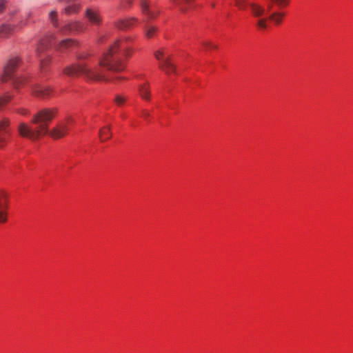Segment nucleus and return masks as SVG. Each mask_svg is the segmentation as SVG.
I'll return each mask as SVG.
<instances>
[{
	"instance_id": "obj_5",
	"label": "nucleus",
	"mask_w": 353,
	"mask_h": 353,
	"mask_svg": "<svg viewBox=\"0 0 353 353\" xmlns=\"http://www.w3.org/2000/svg\"><path fill=\"white\" fill-rule=\"evenodd\" d=\"M73 122L71 117H68L65 121L58 122L52 129L49 130L47 134L53 139H61L65 137L69 131V125Z\"/></svg>"
},
{
	"instance_id": "obj_10",
	"label": "nucleus",
	"mask_w": 353,
	"mask_h": 353,
	"mask_svg": "<svg viewBox=\"0 0 353 353\" xmlns=\"http://www.w3.org/2000/svg\"><path fill=\"white\" fill-rule=\"evenodd\" d=\"M84 29L83 25L77 21L71 22L66 25H65L61 30V31L64 33L67 32H79L83 31Z\"/></svg>"
},
{
	"instance_id": "obj_21",
	"label": "nucleus",
	"mask_w": 353,
	"mask_h": 353,
	"mask_svg": "<svg viewBox=\"0 0 353 353\" xmlns=\"http://www.w3.org/2000/svg\"><path fill=\"white\" fill-rule=\"evenodd\" d=\"M283 14L279 12H274L269 16V19L279 23L281 21Z\"/></svg>"
},
{
	"instance_id": "obj_24",
	"label": "nucleus",
	"mask_w": 353,
	"mask_h": 353,
	"mask_svg": "<svg viewBox=\"0 0 353 353\" xmlns=\"http://www.w3.org/2000/svg\"><path fill=\"white\" fill-rule=\"evenodd\" d=\"M267 21L268 18L261 19L257 21L256 25L261 30L265 29L267 28Z\"/></svg>"
},
{
	"instance_id": "obj_2",
	"label": "nucleus",
	"mask_w": 353,
	"mask_h": 353,
	"mask_svg": "<svg viewBox=\"0 0 353 353\" xmlns=\"http://www.w3.org/2000/svg\"><path fill=\"white\" fill-rule=\"evenodd\" d=\"M58 113L57 108H46L39 110L33 114L31 119L32 126L26 123L21 122L18 125L19 135L31 141H37L49 133L51 121Z\"/></svg>"
},
{
	"instance_id": "obj_7",
	"label": "nucleus",
	"mask_w": 353,
	"mask_h": 353,
	"mask_svg": "<svg viewBox=\"0 0 353 353\" xmlns=\"http://www.w3.org/2000/svg\"><path fill=\"white\" fill-rule=\"evenodd\" d=\"M31 90L32 95L41 99L48 98L52 92L50 87L43 86L39 84L32 85Z\"/></svg>"
},
{
	"instance_id": "obj_12",
	"label": "nucleus",
	"mask_w": 353,
	"mask_h": 353,
	"mask_svg": "<svg viewBox=\"0 0 353 353\" xmlns=\"http://www.w3.org/2000/svg\"><path fill=\"white\" fill-rule=\"evenodd\" d=\"M159 66L161 69L167 74L174 72L175 71V66L168 58L163 59V61L160 63Z\"/></svg>"
},
{
	"instance_id": "obj_23",
	"label": "nucleus",
	"mask_w": 353,
	"mask_h": 353,
	"mask_svg": "<svg viewBox=\"0 0 353 353\" xmlns=\"http://www.w3.org/2000/svg\"><path fill=\"white\" fill-rule=\"evenodd\" d=\"M271 3L268 6V10H270L272 7V3H275L279 6H285L288 4L289 1L288 0H270Z\"/></svg>"
},
{
	"instance_id": "obj_31",
	"label": "nucleus",
	"mask_w": 353,
	"mask_h": 353,
	"mask_svg": "<svg viewBox=\"0 0 353 353\" xmlns=\"http://www.w3.org/2000/svg\"><path fill=\"white\" fill-rule=\"evenodd\" d=\"M69 42H72L71 45L74 44L73 41L70 39L62 40V41H59V43L58 44H69L68 43Z\"/></svg>"
},
{
	"instance_id": "obj_25",
	"label": "nucleus",
	"mask_w": 353,
	"mask_h": 353,
	"mask_svg": "<svg viewBox=\"0 0 353 353\" xmlns=\"http://www.w3.org/2000/svg\"><path fill=\"white\" fill-rule=\"evenodd\" d=\"M7 135L6 134L0 133V149H3L5 147L7 142Z\"/></svg>"
},
{
	"instance_id": "obj_20",
	"label": "nucleus",
	"mask_w": 353,
	"mask_h": 353,
	"mask_svg": "<svg viewBox=\"0 0 353 353\" xmlns=\"http://www.w3.org/2000/svg\"><path fill=\"white\" fill-rule=\"evenodd\" d=\"M50 20L54 28L59 27L57 12L55 10L51 11L49 14Z\"/></svg>"
},
{
	"instance_id": "obj_4",
	"label": "nucleus",
	"mask_w": 353,
	"mask_h": 353,
	"mask_svg": "<svg viewBox=\"0 0 353 353\" xmlns=\"http://www.w3.org/2000/svg\"><path fill=\"white\" fill-rule=\"evenodd\" d=\"M140 7L143 14L147 18L143 27L144 35L148 39L152 38L156 34L157 27L150 23L148 20L157 17L159 12L152 10L147 0H141Z\"/></svg>"
},
{
	"instance_id": "obj_37",
	"label": "nucleus",
	"mask_w": 353,
	"mask_h": 353,
	"mask_svg": "<svg viewBox=\"0 0 353 353\" xmlns=\"http://www.w3.org/2000/svg\"><path fill=\"white\" fill-rule=\"evenodd\" d=\"M115 79H122L121 77H116Z\"/></svg>"
},
{
	"instance_id": "obj_14",
	"label": "nucleus",
	"mask_w": 353,
	"mask_h": 353,
	"mask_svg": "<svg viewBox=\"0 0 353 353\" xmlns=\"http://www.w3.org/2000/svg\"><path fill=\"white\" fill-rule=\"evenodd\" d=\"M99 134L101 141H105L106 140L110 139L112 137L110 127L106 126L102 128L101 129H100Z\"/></svg>"
},
{
	"instance_id": "obj_35",
	"label": "nucleus",
	"mask_w": 353,
	"mask_h": 353,
	"mask_svg": "<svg viewBox=\"0 0 353 353\" xmlns=\"http://www.w3.org/2000/svg\"><path fill=\"white\" fill-rule=\"evenodd\" d=\"M44 46H45L41 45V48H40V49H38V50H37V51H38V52L43 51V47H44Z\"/></svg>"
},
{
	"instance_id": "obj_9",
	"label": "nucleus",
	"mask_w": 353,
	"mask_h": 353,
	"mask_svg": "<svg viewBox=\"0 0 353 353\" xmlns=\"http://www.w3.org/2000/svg\"><path fill=\"white\" fill-rule=\"evenodd\" d=\"M137 22L138 19L135 17L122 19L115 22V26L119 30H124L131 28Z\"/></svg>"
},
{
	"instance_id": "obj_11",
	"label": "nucleus",
	"mask_w": 353,
	"mask_h": 353,
	"mask_svg": "<svg viewBox=\"0 0 353 353\" xmlns=\"http://www.w3.org/2000/svg\"><path fill=\"white\" fill-rule=\"evenodd\" d=\"M39 39V44H50L52 42H54V44H58L59 43L56 40V35L50 31H47L41 34Z\"/></svg>"
},
{
	"instance_id": "obj_34",
	"label": "nucleus",
	"mask_w": 353,
	"mask_h": 353,
	"mask_svg": "<svg viewBox=\"0 0 353 353\" xmlns=\"http://www.w3.org/2000/svg\"><path fill=\"white\" fill-rule=\"evenodd\" d=\"M132 1H133V0H127V1H126V3H127L129 6H130L132 5Z\"/></svg>"
},
{
	"instance_id": "obj_6",
	"label": "nucleus",
	"mask_w": 353,
	"mask_h": 353,
	"mask_svg": "<svg viewBox=\"0 0 353 353\" xmlns=\"http://www.w3.org/2000/svg\"><path fill=\"white\" fill-rule=\"evenodd\" d=\"M235 4L239 9L241 10H245L247 8H250L252 14L255 17H261L265 12L264 8L261 6L254 3H250L246 0H235Z\"/></svg>"
},
{
	"instance_id": "obj_17",
	"label": "nucleus",
	"mask_w": 353,
	"mask_h": 353,
	"mask_svg": "<svg viewBox=\"0 0 353 353\" xmlns=\"http://www.w3.org/2000/svg\"><path fill=\"white\" fill-rule=\"evenodd\" d=\"M8 208V195L6 192L0 193V210H6Z\"/></svg>"
},
{
	"instance_id": "obj_33",
	"label": "nucleus",
	"mask_w": 353,
	"mask_h": 353,
	"mask_svg": "<svg viewBox=\"0 0 353 353\" xmlns=\"http://www.w3.org/2000/svg\"><path fill=\"white\" fill-rule=\"evenodd\" d=\"M142 117L145 118V119H148V118L150 117V112L147 110H143L142 111Z\"/></svg>"
},
{
	"instance_id": "obj_16",
	"label": "nucleus",
	"mask_w": 353,
	"mask_h": 353,
	"mask_svg": "<svg viewBox=\"0 0 353 353\" xmlns=\"http://www.w3.org/2000/svg\"><path fill=\"white\" fill-rule=\"evenodd\" d=\"M10 125V121L8 119H3L0 121V133L6 134H10V131L8 129Z\"/></svg>"
},
{
	"instance_id": "obj_1",
	"label": "nucleus",
	"mask_w": 353,
	"mask_h": 353,
	"mask_svg": "<svg viewBox=\"0 0 353 353\" xmlns=\"http://www.w3.org/2000/svg\"><path fill=\"white\" fill-rule=\"evenodd\" d=\"M131 53V48L125 46H109L100 60L99 66L87 68L85 65L77 63L65 67L63 72L69 77L84 74L88 80L109 81L110 79L103 73V68L113 72L122 71L125 68L124 59Z\"/></svg>"
},
{
	"instance_id": "obj_30",
	"label": "nucleus",
	"mask_w": 353,
	"mask_h": 353,
	"mask_svg": "<svg viewBox=\"0 0 353 353\" xmlns=\"http://www.w3.org/2000/svg\"><path fill=\"white\" fill-rule=\"evenodd\" d=\"M6 0H0V13H1L6 8Z\"/></svg>"
},
{
	"instance_id": "obj_36",
	"label": "nucleus",
	"mask_w": 353,
	"mask_h": 353,
	"mask_svg": "<svg viewBox=\"0 0 353 353\" xmlns=\"http://www.w3.org/2000/svg\"><path fill=\"white\" fill-rule=\"evenodd\" d=\"M215 6H216L215 3L212 2V3H211V7H212V8H215Z\"/></svg>"
},
{
	"instance_id": "obj_18",
	"label": "nucleus",
	"mask_w": 353,
	"mask_h": 353,
	"mask_svg": "<svg viewBox=\"0 0 353 353\" xmlns=\"http://www.w3.org/2000/svg\"><path fill=\"white\" fill-rule=\"evenodd\" d=\"M194 0H174V3L181 10H185L188 6H190Z\"/></svg>"
},
{
	"instance_id": "obj_28",
	"label": "nucleus",
	"mask_w": 353,
	"mask_h": 353,
	"mask_svg": "<svg viewBox=\"0 0 353 353\" xmlns=\"http://www.w3.org/2000/svg\"><path fill=\"white\" fill-rule=\"evenodd\" d=\"M163 54H164V52L162 51V50H159V51H157L154 54L155 55V57L159 59V60H161V59H163Z\"/></svg>"
},
{
	"instance_id": "obj_13",
	"label": "nucleus",
	"mask_w": 353,
	"mask_h": 353,
	"mask_svg": "<svg viewBox=\"0 0 353 353\" xmlns=\"http://www.w3.org/2000/svg\"><path fill=\"white\" fill-rule=\"evenodd\" d=\"M139 92L141 96V97L143 99H145L146 101H149L150 99V90L149 88V86L143 84L141 85L139 88Z\"/></svg>"
},
{
	"instance_id": "obj_26",
	"label": "nucleus",
	"mask_w": 353,
	"mask_h": 353,
	"mask_svg": "<svg viewBox=\"0 0 353 353\" xmlns=\"http://www.w3.org/2000/svg\"><path fill=\"white\" fill-rule=\"evenodd\" d=\"M114 101L119 105H121L125 101V98L121 95H117L115 97Z\"/></svg>"
},
{
	"instance_id": "obj_15",
	"label": "nucleus",
	"mask_w": 353,
	"mask_h": 353,
	"mask_svg": "<svg viewBox=\"0 0 353 353\" xmlns=\"http://www.w3.org/2000/svg\"><path fill=\"white\" fill-rule=\"evenodd\" d=\"M80 6L77 2L70 3V5H68L67 7L64 8V12L70 15L72 14L77 13L79 10Z\"/></svg>"
},
{
	"instance_id": "obj_29",
	"label": "nucleus",
	"mask_w": 353,
	"mask_h": 353,
	"mask_svg": "<svg viewBox=\"0 0 353 353\" xmlns=\"http://www.w3.org/2000/svg\"><path fill=\"white\" fill-rule=\"evenodd\" d=\"M17 112L21 115H27L29 114V110L25 108H21L17 110Z\"/></svg>"
},
{
	"instance_id": "obj_19",
	"label": "nucleus",
	"mask_w": 353,
	"mask_h": 353,
	"mask_svg": "<svg viewBox=\"0 0 353 353\" xmlns=\"http://www.w3.org/2000/svg\"><path fill=\"white\" fill-rule=\"evenodd\" d=\"M12 98V95L10 92H6L0 96V107L8 103Z\"/></svg>"
},
{
	"instance_id": "obj_8",
	"label": "nucleus",
	"mask_w": 353,
	"mask_h": 353,
	"mask_svg": "<svg viewBox=\"0 0 353 353\" xmlns=\"http://www.w3.org/2000/svg\"><path fill=\"white\" fill-rule=\"evenodd\" d=\"M85 14L91 25L97 26L100 25L101 17L97 10L90 8H87Z\"/></svg>"
},
{
	"instance_id": "obj_3",
	"label": "nucleus",
	"mask_w": 353,
	"mask_h": 353,
	"mask_svg": "<svg viewBox=\"0 0 353 353\" xmlns=\"http://www.w3.org/2000/svg\"><path fill=\"white\" fill-rule=\"evenodd\" d=\"M19 59L18 57H11L3 67L1 75V81L6 82L9 79H12L13 86L16 90H19L21 85H23L26 81L23 77H14L13 74L18 66Z\"/></svg>"
},
{
	"instance_id": "obj_27",
	"label": "nucleus",
	"mask_w": 353,
	"mask_h": 353,
	"mask_svg": "<svg viewBox=\"0 0 353 353\" xmlns=\"http://www.w3.org/2000/svg\"><path fill=\"white\" fill-rule=\"evenodd\" d=\"M7 221V212L4 210H0V223H5Z\"/></svg>"
},
{
	"instance_id": "obj_32",
	"label": "nucleus",
	"mask_w": 353,
	"mask_h": 353,
	"mask_svg": "<svg viewBox=\"0 0 353 353\" xmlns=\"http://www.w3.org/2000/svg\"><path fill=\"white\" fill-rule=\"evenodd\" d=\"M59 2L65 3L68 4L74 3L77 2V0H59Z\"/></svg>"
},
{
	"instance_id": "obj_22",
	"label": "nucleus",
	"mask_w": 353,
	"mask_h": 353,
	"mask_svg": "<svg viewBox=\"0 0 353 353\" xmlns=\"http://www.w3.org/2000/svg\"><path fill=\"white\" fill-rule=\"evenodd\" d=\"M50 63V59H43L41 60V73L42 74H44L48 71V66Z\"/></svg>"
}]
</instances>
